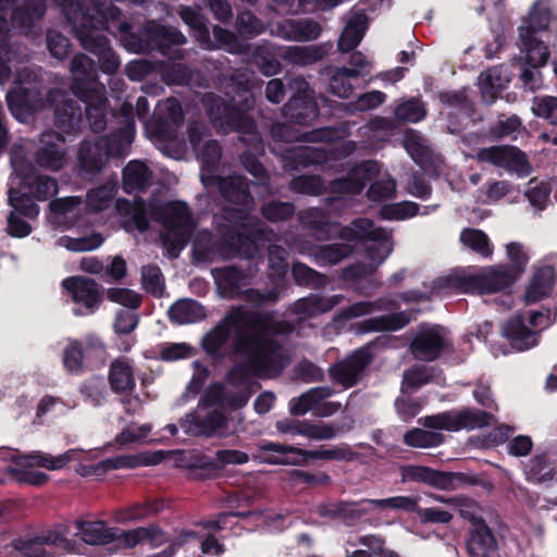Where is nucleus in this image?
Instances as JSON below:
<instances>
[{
    "mask_svg": "<svg viewBox=\"0 0 557 557\" xmlns=\"http://www.w3.org/2000/svg\"><path fill=\"white\" fill-rule=\"evenodd\" d=\"M159 510L160 506L156 500L135 503L126 508L121 509L117 512V520L123 523L139 521L158 513Z\"/></svg>",
    "mask_w": 557,
    "mask_h": 557,
    "instance_id": "59",
    "label": "nucleus"
},
{
    "mask_svg": "<svg viewBox=\"0 0 557 557\" xmlns=\"http://www.w3.org/2000/svg\"><path fill=\"white\" fill-rule=\"evenodd\" d=\"M240 249V255L235 259L247 261L246 269L236 265H226L211 270L212 277L221 297L227 299L239 298L245 286L260 271L264 262V251L261 249Z\"/></svg>",
    "mask_w": 557,
    "mask_h": 557,
    "instance_id": "9",
    "label": "nucleus"
},
{
    "mask_svg": "<svg viewBox=\"0 0 557 557\" xmlns=\"http://www.w3.org/2000/svg\"><path fill=\"white\" fill-rule=\"evenodd\" d=\"M76 527L81 539L88 545H106L116 543V548H121L122 530L115 527H108L102 520L97 521H76Z\"/></svg>",
    "mask_w": 557,
    "mask_h": 557,
    "instance_id": "28",
    "label": "nucleus"
},
{
    "mask_svg": "<svg viewBox=\"0 0 557 557\" xmlns=\"http://www.w3.org/2000/svg\"><path fill=\"white\" fill-rule=\"evenodd\" d=\"M26 60L27 53L8 41L7 21L0 17V84L7 83L14 71L15 86L7 99L12 114L20 121L42 107L37 75L27 66L20 67Z\"/></svg>",
    "mask_w": 557,
    "mask_h": 557,
    "instance_id": "2",
    "label": "nucleus"
},
{
    "mask_svg": "<svg viewBox=\"0 0 557 557\" xmlns=\"http://www.w3.org/2000/svg\"><path fill=\"white\" fill-rule=\"evenodd\" d=\"M292 275L295 283L299 286H310L320 288L325 284V275L311 269L305 263L294 262L292 267Z\"/></svg>",
    "mask_w": 557,
    "mask_h": 557,
    "instance_id": "61",
    "label": "nucleus"
},
{
    "mask_svg": "<svg viewBox=\"0 0 557 557\" xmlns=\"http://www.w3.org/2000/svg\"><path fill=\"white\" fill-rule=\"evenodd\" d=\"M380 166L375 161H367L351 169L346 177L331 183V191L341 195H355L361 193L367 182L379 175Z\"/></svg>",
    "mask_w": 557,
    "mask_h": 557,
    "instance_id": "25",
    "label": "nucleus"
},
{
    "mask_svg": "<svg viewBox=\"0 0 557 557\" xmlns=\"http://www.w3.org/2000/svg\"><path fill=\"white\" fill-rule=\"evenodd\" d=\"M502 333L510 342L512 348L519 351L534 347L537 342L536 333L525 325L521 314L508 319L502 326Z\"/></svg>",
    "mask_w": 557,
    "mask_h": 557,
    "instance_id": "32",
    "label": "nucleus"
},
{
    "mask_svg": "<svg viewBox=\"0 0 557 557\" xmlns=\"http://www.w3.org/2000/svg\"><path fill=\"white\" fill-rule=\"evenodd\" d=\"M297 453L307 456L309 460L351 461L356 458V453L347 444L332 448H324V446H321L318 449L298 450Z\"/></svg>",
    "mask_w": 557,
    "mask_h": 557,
    "instance_id": "56",
    "label": "nucleus"
},
{
    "mask_svg": "<svg viewBox=\"0 0 557 557\" xmlns=\"http://www.w3.org/2000/svg\"><path fill=\"white\" fill-rule=\"evenodd\" d=\"M48 106L53 109L55 125L71 132L79 124L82 119L81 108L75 101L61 90H52L48 96Z\"/></svg>",
    "mask_w": 557,
    "mask_h": 557,
    "instance_id": "26",
    "label": "nucleus"
},
{
    "mask_svg": "<svg viewBox=\"0 0 557 557\" xmlns=\"http://www.w3.org/2000/svg\"><path fill=\"white\" fill-rule=\"evenodd\" d=\"M456 432L461 430H475L491 426L496 422V418L492 412L476 409L473 407H463L455 410Z\"/></svg>",
    "mask_w": 557,
    "mask_h": 557,
    "instance_id": "45",
    "label": "nucleus"
},
{
    "mask_svg": "<svg viewBox=\"0 0 557 557\" xmlns=\"http://www.w3.org/2000/svg\"><path fill=\"white\" fill-rule=\"evenodd\" d=\"M403 442L409 447L430 448L444 443V435L440 432L413 428L404 434Z\"/></svg>",
    "mask_w": 557,
    "mask_h": 557,
    "instance_id": "52",
    "label": "nucleus"
},
{
    "mask_svg": "<svg viewBox=\"0 0 557 557\" xmlns=\"http://www.w3.org/2000/svg\"><path fill=\"white\" fill-rule=\"evenodd\" d=\"M264 255L268 256V269L270 280H282L288 270L286 251L283 246H263Z\"/></svg>",
    "mask_w": 557,
    "mask_h": 557,
    "instance_id": "54",
    "label": "nucleus"
},
{
    "mask_svg": "<svg viewBox=\"0 0 557 557\" xmlns=\"http://www.w3.org/2000/svg\"><path fill=\"white\" fill-rule=\"evenodd\" d=\"M556 271L552 265H543L539 268L525 290V299L528 302H536L553 292L555 284Z\"/></svg>",
    "mask_w": 557,
    "mask_h": 557,
    "instance_id": "41",
    "label": "nucleus"
},
{
    "mask_svg": "<svg viewBox=\"0 0 557 557\" xmlns=\"http://www.w3.org/2000/svg\"><path fill=\"white\" fill-rule=\"evenodd\" d=\"M298 251L308 252L318 267H330L339 263L355 251L356 246H297Z\"/></svg>",
    "mask_w": 557,
    "mask_h": 557,
    "instance_id": "39",
    "label": "nucleus"
},
{
    "mask_svg": "<svg viewBox=\"0 0 557 557\" xmlns=\"http://www.w3.org/2000/svg\"><path fill=\"white\" fill-rule=\"evenodd\" d=\"M18 458V465L40 467L48 470H60L64 468L71 460V451L53 457L49 454L34 453Z\"/></svg>",
    "mask_w": 557,
    "mask_h": 557,
    "instance_id": "50",
    "label": "nucleus"
},
{
    "mask_svg": "<svg viewBox=\"0 0 557 557\" xmlns=\"http://www.w3.org/2000/svg\"><path fill=\"white\" fill-rule=\"evenodd\" d=\"M251 73L238 72L232 77V84L235 95L232 97V103H226L220 98H213L209 106L208 112L214 125L222 132L227 133L230 129L249 135L250 141L256 150H259L260 139L256 131L255 122L244 111L249 110L253 106L251 88L253 86L250 81Z\"/></svg>",
    "mask_w": 557,
    "mask_h": 557,
    "instance_id": "4",
    "label": "nucleus"
},
{
    "mask_svg": "<svg viewBox=\"0 0 557 557\" xmlns=\"http://www.w3.org/2000/svg\"><path fill=\"white\" fill-rule=\"evenodd\" d=\"M237 336L234 337L232 343L233 354L245 358V361L234 364L226 372V381L233 385H248L251 377L271 379L276 377L283 373L276 367L274 360H271L265 354L260 355L256 351L239 352L236 348Z\"/></svg>",
    "mask_w": 557,
    "mask_h": 557,
    "instance_id": "12",
    "label": "nucleus"
},
{
    "mask_svg": "<svg viewBox=\"0 0 557 557\" xmlns=\"http://www.w3.org/2000/svg\"><path fill=\"white\" fill-rule=\"evenodd\" d=\"M66 537L55 531L47 530L39 534L18 536L11 541L9 547L18 557H54V547L64 546Z\"/></svg>",
    "mask_w": 557,
    "mask_h": 557,
    "instance_id": "16",
    "label": "nucleus"
},
{
    "mask_svg": "<svg viewBox=\"0 0 557 557\" xmlns=\"http://www.w3.org/2000/svg\"><path fill=\"white\" fill-rule=\"evenodd\" d=\"M206 132L205 124L200 122H194L188 127L189 141L202 164L201 182L209 187L215 177L214 171L221 158V148L215 140H207L202 147L200 146L206 137Z\"/></svg>",
    "mask_w": 557,
    "mask_h": 557,
    "instance_id": "17",
    "label": "nucleus"
},
{
    "mask_svg": "<svg viewBox=\"0 0 557 557\" xmlns=\"http://www.w3.org/2000/svg\"><path fill=\"white\" fill-rule=\"evenodd\" d=\"M171 322L183 325L203 320L207 317L205 307L194 299H180L172 304L168 310Z\"/></svg>",
    "mask_w": 557,
    "mask_h": 557,
    "instance_id": "42",
    "label": "nucleus"
},
{
    "mask_svg": "<svg viewBox=\"0 0 557 557\" xmlns=\"http://www.w3.org/2000/svg\"><path fill=\"white\" fill-rule=\"evenodd\" d=\"M147 32L151 34V40L161 49L170 45H183L186 41L184 35L175 28L160 26L154 23L148 24Z\"/></svg>",
    "mask_w": 557,
    "mask_h": 557,
    "instance_id": "62",
    "label": "nucleus"
},
{
    "mask_svg": "<svg viewBox=\"0 0 557 557\" xmlns=\"http://www.w3.org/2000/svg\"><path fill=\"white\" fill-rule=\"evenodd\" d=\"M244 330L237 332L236 348L239 352L256 351L265 354L274 360L282 371L288 363L284 355L283 344L275 336H286L293 333L294 325L286 320H276L273 311H253L238 306Z\"/></svg>",
    "mask_w": 557,
    "mask_h": 557,
    "instance_id": "3",
    "label": "nucleus"
},
{
    "mask_svg": "<svg viewBox=\"0 0 557 557\" xmlns=\"http://www.w3.org/2000/svg\"><path fill=\"white\" fill-rule=\"evenodd\" d=\"M412 319V314L408 311L387 313L363 320L359 324V330L363 333L395 332L407 326Z\"/></svg>",
    "mask_w": 557,
    "mask_h": 557,
    "instance_id": "37",
    "label": "nucleus"
},
{
    "mask_svg": "<svg viewBox=\"0 0 557 557\" xmlns=\"http://www.w3.org/2000/svg\"><path fill=\"white\" fill-rule=\"evenodd\" d=\"M72 89L86 103V114L94 132L104 129L107 124V99L96 82L94 62L85 54H77L71 62Z\"/></svg>",
    "mask_w": 557,
    "mask_h": 557,
    "instance_id": "7",
    "label": "nucleus"
},
{
    "mask_svg": "<svg viewBox=\"0 0 557 557\" xmlns=\"http://www.w3.org/2000/svg\"><path fill=\"white\" fill-rule=\"evenodd\" d=\"M513 431V428L508 424H499L487 434L471 437L470 441L475 447L492 448L507 442Z\"/></svg>",
    "mask_w": 557,
    "mask_h": 557,
    "instance_id": "64",
    "label": "nucleus"
},
{
    "mask_svg": "<svg viewBox=\"0 0 557 557\" xmlns=\"http://www.w3.org/2000/svg\"><path fill=\"white\" fill-rule=\"evenodd\" d=\"M441 331L442 327L438 325H420L410 344V351L414 359L432 362L437 360L444 351L451 349V342Z\"/></svg>",
    "mask_w": 557,
    "mask_h": 557,
    "instance_id": "18",
    "label": "nucleus"
},
{
    "mask_svg": "<svg viewBox=\"0 0 557 557\" xmlns=\"http://www.w3.org/2000/svg\"><path fill=\"white\" fill-rule=\"evenodd\" d=\"M374 500L370 498H362L358 502L346 500L342 520L346 525H355L360 522L364 516L370 513L374 507Z\"/></svg>",
    "mask_w": 557,
    "mask_h": 557,
    "instance_id": "63",
    "label": "nucleus"
},
{
    "mask_svg": "<svg viewBox=\"0 0 557 557\" xmlns=\"http://www.w3.org/2000/svg\"><path fill=\"white\" fill-rule=\"evenodd\" d=\"M116 209L119 213L125 216L124 227L126 231L137 230L143 233L148 228L147 214L154 216L159 220L164 228L168 231V238L164 244H175V242L185 240V237L194 230V223L190 219L189 211L183 202H170L163 206L159 212L153 208L148 211L144 201H136L135 203L128 200L116 201Z\"/></svg>",
    "mask_w": 557,
    "mask_h": 557,
    "instance_id": "5",
    "label": "nucleus"
},
{
    "mask_svg": "<svg viewBox=\"0 0 557 557\" xmlns=\"http://www.w3.org/2000/svg\"><path fill=\"white\" fill-rule=\"evenodd\" d=\"M191 262L203 265L219 261L235 260L240 249H258L261 246H191Z\"/></svg>",
    "mask_w": 557,
    "mask_h": 557,
    "instance_id": "31",
    "label": "nucleus"
},
{
    "mask_svg": "<svg viewBox=\"0 0 557 557\" xmlns=\"http://www.w3.org/2000/svg\"><path fill=\"white\" fill-rule=\"evenodd\" d=\"M164 532L157 524L137 527L121 533V548L131 549L138 544L147 542L152 548L160 546L164 541Z\"/></svg>",
    "mask_w": 557,
    "mask_h": 557,
    "instance_id": "38",
    "label": "nucleus"
},
{
    "mask_svg": "<svg viewBox=\"0 0 557 557\" xmlns=\"http://www.w3.org/2000/svg\"><path fill=\"white\" fill-rule=\"evenodd\" d=\"M287 116L298 124H308L319 114L318 107L310 98L294 96L284 107Z\"/></svg>",
    "mask_w": 557,
    "mask_h": 557,
    "instance_id": "47",
    "label": "nucleus"
},
{
    "mask_svg": "<svg viewBox=\"0 0 557 557\" xmlns=\"http://www.w3.org/2000/svg\"><path fill=\"white\" fill-rule=\"evenodd\" d=\"M151 180V173L145 163L129 162L123 172V185L126 191L145 189Z\"/></svg>",
    "mask_w": 557,
    "mask_h": 557,
    "instance_id": "48",
    "label": "nucleus"
},
{
    "mask_svg": "<svg viewBox=\"0 0 557 557\" xmlns=\"http://www.w3.org/2000/svg\"><path fill=\"white\" fill-rule=\"evenodd\" d=\"M227 424L226 416L220 410H212L202 416L199 413H189L181 422L185 433L190 436L210 438L221 436V430Z\"/></svg>",
    "mask_w": 557,
    "mask_h": 557,
    "instance_id": "24",
    "label": "nucleus"
},
{
    "mask_svg": "<svg viewBox=\"0 0 557 557\" xmlns=\"http://www.w3.org/2000/svg\"><path fill=\"white\" fill-rule=\"evenodd\" d=\"M368 263L356 262L343 269L342 277L346 282L357 281L372 275L377 267L391 255L393 246H363Z\"/></svg>",
    "mask_w": 557,
    "mask_h": 557,
    "instance_id": "27",
    "label": "nucleus"
},
{
    "mask_svg": "<svg viewBox=\"0 0 557 557\" xmlns=\"http://www.w3.org/2000/svg\"><path fill=\"white\" fill-rule=\"evenodd\" d=\"M40 146L35 153V162L39 168L59 171L67 163L66 147L61 135L54 132L41 134Z\"/></svg>",
    "mask_w": 557,
    "mask_h": 557,
    "instance_id": "21",
    "label": "nucleus"
},
{
    "mask_svg": "<svg viewBox=\"0 0 557 557\" xmlns=\"http://www.w3.org/2000/svg\"><path fill=\"white\" fill-rule=\"evenodd\" d=\"M343 300V295L324 297L317 294H310L307 297L296 300L292 306V312L298 315L300 320H306L331 311Z\"/></svg>",
    "mask_w": 557,
    "mask_h": 557,
    "instance_id": "30",
    "label": "nucleus"
},
{
    "mask_svg": "<svg viewBox=\"0 0 557 557\" xmlns=\"http://www.w3.org/2000/svg\"><path fill=\"white\" fill-rule=\"evenodd\" d=\"M22 181L37 200H47L58 193L57 181L50 176L37 174L36 171H34L30 178Z\"/></svg>",
    "mask_w": 557,
    "mask_h": 557,
    "instance_id": "53",
    "label": "nucleus"
},
{
    "mask_svg": "<svg viewBox=\"0 0 557 557\" xmlns=\"http://www.w3.org/2000/svg\"><path fill=\"white\" fill-rule=\"evenodd\" d=\"M46 11L44 0H26L23 8L13 13V22L24 32H28Z\"/></svg>",
    "mask_w": 557,
    "mask_h": 557,
    "instance_id": "51",
    "label": "nucleus"
},
{
    "mask_svg": "<svg viewBox=\"0 0 557 557\" xmlns=\"http://www.w3.org/2000/svg\"><path fill=\"white\" fill-rule=\"evenodd\" d=\"M9 472L18 483L33 486H41L49 480L47 473L35 470L32 466L18 465V458L14 460V466L9 467Z\"/></svg>",
    "mask_w": 557,
    "mask_h": 557,
    "instance_id": "60",
    "label": "nucleus"
},
{
    "mask_svg": "<svg viewBox=\"0 0 557 557\" xmlns=\"http://www.w3.org/2000/svg\"><path fill=\"white\" fill-rule=\"evenodd\" d=\"M63 289L73 302L85 308L87 314L95 313L103 297V288L95 280L86 276H69L62 281Z\"/></svg>",
    "mask_w": 557,
    "mask_h": 557,
    "instance_id": "20",
    "label": "nucleus"
},
{
    "mask_svg": "<svg viewBox=\"0 0 557 557\" xmlns=\"http://www.w3.org/2000/svg\"><path fill=\"white\" fill-rule=\"evenodd\" d=\"M298 450L305 449L289 444L268 441L258 445L261 461L272 466H306L309 458L297 453Z\"/></svg>",
    "mask_w": 557,
    "mask_h": 557,
    "instance_id": "23",
    "label": "nucleus"
},
{
    "mask_svg": "<svg viewBox=\"0 0 557 557\" xmlns=\"http://www.w3.org/2000/svg\"><path fill=\"white\" fill-rule=\"evenodd\" d=\"M82 203V198L76 196L54 199L49 203V220L55 225H62Z\"/></svg>",
    "mask_w": 557,
    "mask_h": 557,
    "instance_id": "57",
    "label": "nucleus"
},
{
    "mask_svg": "<svg viewBox=\"0 0 557 557\" xmlns=\"http://www.w3.org/2000/svg\"><path fill=\"white\" fill-rule=\"evenodd\" d=\"M401 475L404 481L424 483L444 491L474 483V479L463 472L440 471L425 466H406L403 468Z\"/></svg>",
    "mask_w": 557,
    "mask_h": 557,
    "instance_id": "15",
    "label": "nucleus"
},
{
    "mask_svg": "<svg viewBox=\"0 0 557 557\" xmlns=\"http://www.w3.org/2000/svg\"><path fill=\"white\" fill-rule=\"evenodd\" d=\"M110 388L117 395H131L136 388L134 369L126 358L114 359L109 368Z\"/></svg>",
    "mask_w": 557,
    "mask_h": 557,
    "instance_id": "33",
    "label": "nucleus"
},
{
    "mask_svg": "<svg viewBox=\"0 0 557 557\" xmlns=\"http://www.w3.org/2000/svg\"><path fill=\"white\" fill-rule=\"evenodd\" d=\"M132 143L129 131H120L109 140L107 137H95L82 143L78 149L79 163L86 172H98L109 156H122Z\"/></svg>",
    "mask_w": 557,
    "mask_h": 557,
    "instance_id": "11",
    "label": "nucleus"
},
{
    "mask_svg": "<svg viewBox=\"0 0 557 557\" xmlns=\"http://www.w3.org/2000/svg\"><path fill=\"white\" fill-rule=\"evenodd\" d=\"M334 394L335 389L331 386L312 387L289 401V412L295 417L305 416L310 410L315 413L317 405Z\"/></svg>",
    "mask_w": 557,
    "mask_h": 557,
    "instance_id": "40",
    "label": "nucleus"
},
{
    "mask_svg": "<svg viewBox=\"0 0 557 557\" xmlns=\"http://www.w3.org/2000/svg\"><path fill=\"white\" fill-rule=\"evenodd\" d=\"M107 358L104 343L95 335L82 339H69L63 349L62 363L71 374H82L85 369L94 370L102 366Z\"/></svg>",
    "mask_w": 557,
    "mask_h": 557,
    "instance_id": "10",
    "label": "nucleus"
},
{
    "mask_svg": "<svg viewBox=\"0 0 557 557\" xmlns=\"http://www.w3.org/2000/svg\"><path fill=\"white\" fill-rule=\"evenodd\" d=\"M520 38L527 49V61L532 67H540L546 64L549 53L547 48L527 29H520Z\"/></svg>",
    "mask_w": 557,
    "mask_h": 557,
    "instance_id": "55",
    "label": "nucleus"
},
{
    "mask_svg": "<svg viewBox=\"0 0 557 557\" xmlns=\"http://www.w3.org/2000/svg\"><path fill=\"white\" fill-rule=\"evenodd\" d=\"M271 32L287 40H313L321 34V26L317 22L309 20H287L274 25Z\"/></svg>",
    "mask_w": 557,
    "mask_h": 557,
    "instance_id": "35",
    "label": "nucleus"
},
{
    "mask_svg": "<svg viewBox=\"0 0 557 557\" xmlns=\"http://www.w3.org/2000/svg\"><path fill=\"white\" fill-rule=\"evenodd\" d=\"M352 149L343 143H337L334 147L325 145L323 147H302L299 146L293 150L295 158L299 159L302 165L322 163L334 158L333 154H348Z\"/></svg>",
    "mask_w": 557,
    "mask_h": 557,
    "instance_id": "43",
    "label": "nucleus"
},
{
    "mask_svg": "<svg viewBox=\"0 0 557 557\" xmlns=\"http://www.w3.org/2000/svg\"><path fill=\"white\" fill-rule=\"evenodd\" d=\"M387 343L388 338L386 336H379L373 342L352 351L345 359L335 362L329 368L331 380L341 384L344 388L356 386L373 361L374 355L371 352V348Z\"/></svg>",
    "mask_w": 557,
    "mask_h": 557,
    "instance_id": "13",
    "label": "nucleus"
},
{
    "mask_svg": "<svg viewBox=\"0 0 557 557\" xmlns=\"http://www.w3.org/2000/svg\"><path fill=\"white\" fill-rule=\"evenodd\" d=\"M517 281L507 264L482 269L469 275H448L432 282V292L458 290L465 294L488 295L510 289Z\"/></svg>",
    "mask_w": 557,
    "mask_h": 557,
    "instance_id": "8",
    "label": "nucleus"
},
{
    "mask_svg": "<svg viewBox=\"0 0 557 557\" xmlns=\"http://www.w3.org/2000/svg\"><path fill=\"white\" fill-rule=\"evenodd\" d=\"M141 285L153 297H163L165 289L164 277L157 264H148L141 268Z\"/></svg>",
    "mask_w": 557,
    "mask_h": 557,
    "instance_id": "58",
    "label": "nucleus"
},
{
    "mask_svg": "<svg viewBox=\"0 0 557 557\" xmlns=\"http://www.w3.org/2000/svg\"><path fill=\"white\" fill-rule=\"evenodd\" d=\"M180 466L191 472V476L201 481L214 479L221 471V466L201 451L184 453L178 459Z\"/></svg>",
    "mask_w": 557,
    "mask_h": 557,
    "instance_id": "34",
    "label": "nucleus"
},
{
    "mask_svg": "<svg viewBox=\"0 0 557 557\" xmlns=\"http://www.w3.org/2000/svg\"><path fill=\"white\" fill-rule=\"evenodd\" d=\"M476 159L479 162H486L494 166L503 168L516 172L519 176H525L530 173V165L525 156L512 146H493L480 149L475 156H468Z\"/></svg>",
    "mask_w": 557,
    "mask_h": 557,
    "instance_id": "19",
    "label": "nucleus"
},
{
    "mask_svg": "<svg viewBox=\"0 0 557 557\" xmlns=\"http://www.w3.org/2000/svg\"><path fill=\"white\" fill-rule=\"evenodd\" d=\"M29 143L22 140L13 145L11 149V166L13 172L21 177V180L30 178L35 171L34 164L28 158Z\"/></svg>",
    "mask_w": 557,
    "mask_h": 557,
    "instance_id": "49",
    "label": "nucleus"
},
{
    "mask_svg": "<svg viewBox=\"0 0 557 557\" xmlns=\"http://www.w3.org/2000/svg\"><path fill=\"white\" fill-rule=\"evenodd\" d=\"M165 458L164 451H143L134 455H119L101 460L107 469H135L138 467L157 466Z\"/></svg>",
    "mask_w": 557,
    "mask_h": 557,
    "instance_id": "36",
    "label": "nucleus"
},
{
    "mask_svg": "<svg viewBox=\"0 0 557 557\" xmlns=\"http://www.w3.org/2000/svg\"><path fill=\"white\" fill-rule=\"evenodd\" d=\"M469 528L466 536V550L469 557H493L498 550L497 539L487 523L478 522Z\"/></svg>",
    "mask_w": 557,
    "mask_h": 557,
    "instance_id": "29",
    "label": "nucleus"
},
{
    "mask_svg": "<svg viewBox=\"0 0 557 557\" xmlns=\"http://www.w3.org/2000/svg\"><path fill=\"white\" fill-rule=\"evenodd\" d=\"M336 235L347 242H373L386 243L392 239L389 231L375 225V223L367 218L354 220L349 226H333Z\"/></svg>",
    "mask_w": 557,
    "mask_h": 557,
    "instance_id": "22",
    "label": "nucleus"
},
{
    "mask_svg": "<svg viewBox=\"0 0 557 557\" xmlns=\"http://www.w3.org/2000/svg\"><path fill=\"white\" fill-rule=\"evenodd\" d=\"M525 480L533 484H546L557 475L554 461L545 453L533 456L524 468Z\"/></svg>",
    "mask_w": 557,
    "mask_h": 557,
    "instance_id": "44",
    "label": "nucleus"
},
{
    "mask_svg": "<svg viewBox=\"0 0 557 557\" xmlns=\"http://www.w3.org/2000/svg\"><path fill=\"white\" fill-rule=\"evenodd\" d=\"M212 185L219 187L223 198L230 203L242 207L240 209H227V212L236 211L240 222L238 225L232 224V231H221L222 234L228 236L230 240H233L235 237L232 234L236 231V236L240 244H258V242L274 240V234L268 231L259 220L242 216L244 211L253 207V198L248 191L247 183L240 175L215 176L209 186Z\"/></svg>",
    "mask_w": 557,
    "mask_h": 557,
    "instance_id": "6",
    "label": "nucleus"
},
{
    "mask_svg": "<svg viewBox=\"0 0 557 557\" xmlns=\"http://www.w3.org/2000/svg\"><path fill=\"white\" fill-rule=\"evenodd\" d=\"M367 26L366 14L361 12L354 13L339 37L338 49L343 52H348L357 47L363 38Z\"/></svg>",
    "mask_w": 557,
    "mask_h": 557,
    "instance_id": "46",
    "label": "nucleus"
},
{
    "mask_svg": "<svg viewBox=\"0 0 557 557\" xmlns=\"http://www.w3.org/2000/svg\"><path fill=\"white\" fill-rule=\"evenodd\" d=\"M232 331H235V334L245 331L238 306L232 307L201 338L200 347L212 361L222 362L226 358L223 349L231 338Z\"/></svg>",
    "mask_w": 557,
    "mask_h": 557,
    "instance_id": "14",
    "label": "nucleus"
},
{
    "mask_svg": "<svg viewBox=\"0 0 557 557\" xmlns=\"http://www.w3.org/2000/svg\"><path fill=\"white\" fill-rule=\"evenodd\" d=\"M132 1L145 2V0ZM62 8L84 49L99 55L106 72H115L121 64L120 59L109 47L107 38L99 34V30L106 27L109 20H114L120 11L108 0L101 2L89 0L84 3L65 0Z\"/></svg>",
    "mask_w": 557,
    "mask_h": 557,
    "instance_id": "1",
    "label": "nucleus"
}]
</instances>
